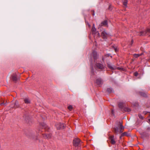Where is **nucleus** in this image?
<instances>
[{
	"label": "nucleus",
	"mask_w": 150,
	"mask_h": 150,
	"mask_svg": "<svg viewBox=\"0 0 150 150\" xmlns=\"http://www.w3.org/2000/svg\"><path fill=\"white\" fill-rule=\"evenodd\" d=\"M124 129V127L122 125H120V129H118V128H115L114 129L115 132L117 134L121 133L122 131V130Z\"/></svg>",
	"instance_id": "1"
},
{
	"label": "nucleus",
	"mask_w": 150,
	"mask_h": 150,
	"mask_svg": "<svg viewBox=\"0 0 150 150\" xmlns=\"http://www.w3.org/2000/svg\"><path fill=\"white\" fill-rule=\"evenodd\" d=\"M94 24H93V26L92 27L91 31L93 34L95 35V36L97 37H99L100 34L98 32H96V29L95 28Z\"/></svg>",
	"instance_id": "2"
},
{
	"label": "nucleus",
	"mask_w": 150,
	"mask_h": 150,
	"mask_svg": "<svg viewBox=\"0 0 150 150\" xmlns=\"http://www.w3.org/2000/svg\"><path fill=\"white\" fill-rule=\"evenodd\" d=\"M91 58H93L94 59V61L96 60L98 58V55L97 52L96 51H93L91 55Z\"/></svg>",
	"instance_id": "3"
},
{
	"label": "nucleus",
	"mask_w": 150,
	"mask_h": 150,
	"mask_svg": "<svg viewBox=\"0 0 150 150\" xmlns=\"http://www.w3.org/2000/svg\"><path fill=\"white\" fill-rule=\"evenodd\" d=\"M80 140L79 138L75 139L73 140V144L74 146H77L80 143Z\"/></svg>",
	"instance_id": "4"
},
{
	"label": "nucleus",
	"mask_w": 150,
	"mask_h": 150,
	"mask_svg": "<svg viewBox=\"0 0 150 150\" xmlns=\"http://www.w3.org/2000/svg\"><path fill=\"white\" fill-rule=\"evenodd\" d=\"M101 35L104 39H105L109 36V35L107 34L105 31H103Z\"/></svg>",
	"instance_id": "5"
},
{
	"label": "nucleus",
	"mask_w": 150,
	"mask_h": 150,
	"mask_svg": "<svg viewBox=\"0 0 150 150\" xmlns=\"http://www.w3.org/2000/svg\"><path fill=\"white\" fill-rule=\"evenodd\" d=\"M56 127L58 129L64 128V125L63 124L59 123L56 125Z\"/></svg>",
	"instance_id": "6"
},
{
	"label": "nucleus",
	"mask_w": 150,
	"mask_h": 150,
	"mask_svg": "<svg viewBox=\"0 0 150 150\" xmlns=\"http://www.w3.org/2000/svg\"><path fill=\"white\" fill-rule=\"evenodd\" d=\"M108 67L111 69L114 70L117 69V67L114 66H113L111 64L108 63Z\"/></svg>",
	"instance_id": "7"
},
{
	"label": "nucleus",
	"mask_w": 150,
	"mask_h": 150,
	"mask_svg": "<svg viewBox=\"0 0 150 150\" xmlns=\"http://www.w3.org/2000/svg\"><path fill=\"white\" fill-rule=\"evenodd\" d=\"M114 136H111L109 137V139L110 140L111 143L112 144H115V142L114 140Z\"/></svg>",
	"instance_id": "8"
},
{
	"label": "nucleus",
	"mask_w": 150,
	"mask_h": 150,
	"mask_svg": "<svg viewBox=\"0 0 150 150\" xmlns=\"http://www.w3.org/2000/svg\"><path fill=\"white\" fill-rule=\"evenodd\" d=\"M12 79L14 81H16L17 80L18 78L16 74H14L12 75Z\"/></svg>",
	"instance_id": "9"
},
{
	"label": "nucleus",
	"mask_w": 150,
	"mask_h": 150,
	"mask_svg": "<svg viewBox=\"0 0 150 150\" xmlns=\"http://www.w3.org/2000/svg\"><path fill=\"white\" fill-rule=\"evenodd\" d=\"M96 66L97 68L101 69H102L103 68V66L100 64H97Z\"/></svg>",
	"instance_id": "10"
},
{
	"label": "nucleus",
	"mask_w": 150,
	"mask_h": 150,
	"mask_svg": "<svg viewBox=\"0 0 150 150\" xmlns=\"http://www.w3.org/2000/svg\"><path fill=\"white\" fill-rule=\"evenodd\" d=\"M150 32V28H148L147 29L146 31L145 32V33H144L142 31L141 32L140 34L139 35H144L145 33H147Z\"/></svg>",
	"instance_id": "11"
},
{
	"label": "nucleus",
	"mask_w": 150,
	"mask_h": 150,
	"mask_svg": "<svg viewBox=\"0 0 150 150\" xmlns=\"http://www.w3.org/2000/svg\"><path fill=\"white\" fill-rule=\"evenodd\" d=\"M102 26H107V21H105L101 23Z\"/></svg>",
	"instance_id": "12"
},
{
	"label": "nucleus",
	"mask_w": 150,
	"mask_h": 150,
	"mask_svg": "<svg viewBox=\"0 0 150 150\" xmlns=\"http://www.w3.org/2000/svg\"><path fill=\"white\" fill-rule=\"evenodd\" d=\"M102 81L100 79H98L96 80V83L98 85H100L101 84Z\"/></svg>",
	"instance_id": "13"
},
{
	"label": "nucleus",
	"mask_w": 150,
	"mask_h": 150,
	"mask_svg": "<svg viewBox=\"0 0 150 150\" xmlns=\"http://www.w3.org/2000/svg\"><path fill=\"white\" fill-rule=\"evenodd\" d=\"M25 103L26 104H28L30 103V100L28 98H25L24 100Z\"/></svg>",
	"instance_id": "14"
},
{
	"label": "nucleus",
	"mask_w": 150,
	"mask_h": 150,
	"mask_svg": "<svg viewBox=\"0 0 150 150\" xmlns=\"http://www.w3.org/2000/svg\"><path fill=\"white\" fill-rule=\"evenodd\" d=\"M18 106H19V105H18V102L17 101H16L15 102V105L13 107L15 108H18Z\"/></svg>",
	"instance_id": "15"
},
{
	"label": "nucleus",
	"mask_w": 150,
	"mask_h": 150,
	"mask_svg": "<svg viewBox=\"0 0 150 150\" xmlns=\"http://www.w3.org/2000/svg\"><path fill=\"white\" fill-rule=\"evenodd\" d=\"M123 5L125 6H127V0H122Z\"/></svg>",
	"instance_id": "16"
},
{
	"label": "nucleus",
	"mask_w": 150,
	"mask_h": 150,
	"mask_svg": "<svg viewBox=\"0 0 150 150\" xmlns=\"http://www.w3.org/2000/svg\"><path fill=\"white\" fill-rule=\"evenodd\" d=\"M44 137L46 138L49 139L51 137V136L50 134H45L44 136Z\"/></svg>",
	"instance_id": "17"
},
{
	"label": "nucleus",
	"mask_w": 150,
	"mask_h": 150,
	"mask_svg": "<svg viewBox=\"0 0 150 150\" xmlns=\"http://www.w3.org/2000/svg\"><path fill=\"white\" fill-rule=\"evenodd\" d=\"M142 53H141V54H134V57L136 58L137 57L139 56H140L142 55Z\"/></svg>",
	"instance_id": "18"
},
{
	"label": "nucleus",
	"mask_w": 150,
	"mask_h": 150,
	"mask_svg": "<svg viewBox=\"0 0 150 150\" xmlns=\"http://www.w3.org/2000/svg\"><path fill=\"white\" fill-rule=\"evenodd\" d=\"M119 107L122 108L123 107V103L122 102H120L119 104Z\"/></svg>",
	"instance_id": "19"
},
{
	"label": "nucleus",
	"mask_w": 150,
	"mask_h": 150,
	"mask_svg": "<svg viewBox=\"0 0 150 150\" xmlns=\"http://www.w3.org/2000/svg\"><path fill=\"white\" fill-rule=\"evenodd\" d=\"M72 106L71 105H69L68 107V108L69 110H71L72 109Z\"/></svg>",
	"instance_id": "20"
},
{
	"label": "nucleus",
	"mask_w": 150,
	"mask_h": 150,
	"mask_svg": "<svg viewBox=\"0 0 150 150\" xmlns=\"http://www.w3.org/2000/svg\"><path fill=\"white\" fill-rule=\"evenodd\" d=\"M134 75L135 76H137L138 75V73L137 72H136L134 73Z\"/></svg>",
	"instance_id": "21"
},
{
	"label": "nucleus",
	"mask_w": 150,
	"mask_h": 150,
	"mask_svg": "<svg viewBox=\"0 0 150 150\" xmlns=\"http://www.w3.org/2000/svg\"><path fill=\"white\" fill-rule=\"evenodd\" d=\"M139 117L141 118V119H143V117H142V116L140 115H139Z\"/></svg>",
	"instance_id": "22"
},
{
	"label": "nucleus",
	"mask_w": 150,
	"mask_h": 150,
	"mask_svg": "<svg viewBox=\"0 0 150 150\" xmlns=\"http://www.w3.org/2000/svg\"><path fill=\"white\" fill-rule=\"evenodd\" d=\"M107 91L109 92H111L112 91L111 89L110 88L108 89Z\"/></svg>",
	"instance_id": "23"
},
{
	"label": "nucleus",
	"mask_w": 150,
	"mask_h": 150,
	"mask_svg": "<svg viewBox=\"0 0 150 150\" xmlns=\"http://www.w3.org/2000/svg\"><path fill=\"white\" fill-rule=\"evenodd\" d=\"M141 95L144 97H145L146 96V94H141Z\"/></svg>",
	"instance_id": "24"
},
{
	"label": "nucleus",
	"mask_w": 150,
	"mask_h": 150,
	"mask_svg": "<svg viewBox=\"0 0 150 150\" xmlns=\"http://www.w3.org/2000/svg\"><path fill=\"white\" fill-rule=\"evenodd\" d=\"M114 49L115 50V51L116 52L117 51V48H116L115 47H114Z\"/></svg>",
	"instance_id": "25"
},
{
	"label": "nucleus",
	"mask_w": 150,
	"mask_h": 150,
	"mask_svg": "<svg viewBox=\"0 0 150 150\" xmlns=\"http://www.w3.org/2000/svg\"><path fill=\"white\" fill-rule=\"evenodd\" d=\"M128 112H129L130 111V110L129 109H128V110H127Z\"/></svg>",
	"instance_id": "26"
},
{
	"label": "nucleus",
	"mask_w": 150,
	"mask_h": 150,
	"mask_svg": "<svg viewBox=\"0 0 150 150\" xmlns=\"http://www.w3.org/2000/svg\"><path fill=\"white\" fill-rule=\"evenodd\" d=\"M45 127H46V126H44L43 127V128H45Z\"/></svg>",
	"instance_id": "27"
},
{
	"label": "nucleus",
	"mask_w": 150,
	"mask_h": 150,
	"mask_svg": "<svg viewBox=\"0 0 150 150\" xmlns=\"http://www.w3.org/2000/svg\"><path fill=\"white\" fill-rule=\"evenodd\" d=\"M113 110H112V114H113Z\"/></svg>",
	"instance_id": "28"
},
{
	"label": "nucleus",
	"mask_w": 150,
	"mask_h": 150,
	"mask_svg": "<svg viewBox=\"0 0 150 150\" xmlns=\"http://www.w3.org/2000/svg\"><path fill=\"white\" fill-rule=\"evenodd\" d=\"M110 6H109V9H110Z\"/></svg>",
	"instance_id": "29"
},
{
	"label": "nucleus",
	"mask_w": 150,
	"mask_h": 150,
	"mask_svg": "<svg viewBox=\"0 0 150 150\" xmlns=\"http://www.w3.org/2000/svg\"><path fill=\"white\" fill-rule=\"evenodd\" d=\"M88 26H89V27H90V25H89L88 24Z\"/></svg>",
	"instance_id": "30"
},
{
	"label": "nucleus",
	"mask_w": 150,
	"mask_h": 150,
	"mask_svg": "<svg viewBox=\"0 0 150 150\" xmlns=\"http://www.w3.org/2000/svg\"><path fill=\"white\" fill-rule=\"evenodd\" d=\"M149 122H150V119H149Z\"/></svg>",
	"instance_id": "31"
},
{
	"label": "nucleus",
	"mask_w": 150,
	"mask_h": 150,
	"mask_svg": "<svg viewBox=\"0 0 150 150\" xmlns=\"http://www.w3.org/2000/svg\"><path fill=\"white\" fill-rule=\"evenodd\" d=\"M118 68V69H120V68Z\"/></svg>",
	"instance_id": "32"
},
{
	"label": "nucleus",
	"mask_w": 150,
	"mask_h": 150,
	"mask_svg": "<svg viewBox=\"0 0 150 150\" xmlns=\"http://www.w3.org/2000/svg\"><path fill=\"white\" fill-rule=\"evenodd\" d=\"M94 14H93V15H94Z\"/></svg>",
	"instance_id": "33"
}]
</instances>
